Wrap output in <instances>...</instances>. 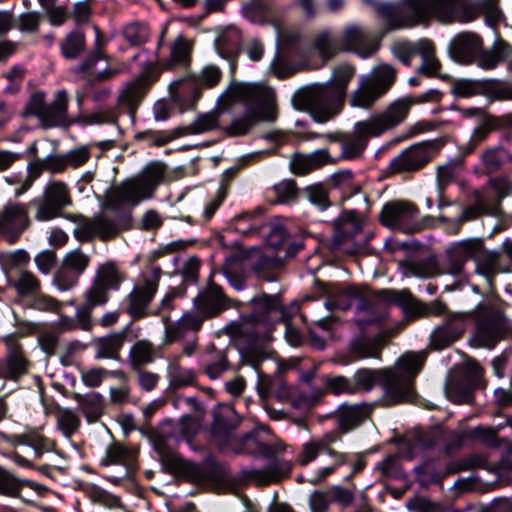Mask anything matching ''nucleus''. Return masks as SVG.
<instances>
[{
	"mask_svg": "<svg viewBox=\"0 0 512 512\" xmlns=\"http://www.w3.org/2000/svg\"><path fill=\"white\" fill-rule=\"evenodd\" d=\"M471 320L476 325L475 341L484 348H493L508 329L503 303L495 296H488L472 311L448 313L444 322L432 331L431 347L442 350L450 346L462 336Z\"/></svg>",
	"mask_w": 512,
	"mask_h": 512,
	"instance_id": "nucleus-1",
	"label": "nucleus"
},
{
	"mask_svg": "<svg viewBox=\"0 0 512 512\" xmlns=\"http://www.w3.org/2000/svg\"><path fill=\"white\" fill-rule=\"evenodd\" d=\"M425 362L424 352L402 355L393 369H359L353 375L356 391H371L380 382L382 402L386 406L411 401L414 397L413 380Z\"/></svg>",
	"mask_w": 512,
	"mask_h": 512,
	"instance_id": "nucleus-2",
	"label": "nucleus"
},
{
	"mask_svg": "<svg viewBox=\"0 0 512 512\" xmlns=\"http://www.w3.org/2000/svg\"><path fill=\"white\" fill-rule=\"evenodd\" d=\"M356 72L354 65H336L329 80L305 87L293 96L294 106L307 111L319 123H325L338 114L347 92L348 85Z\"/></svg>",
	"mask_w": 512,
	"mask_h": 512,
	"instance_id": "nucleus-3",
	"label": "nucleus"
},
{
	"mask_svg": "<svg viewBox=\"0 0 512 512\" xmlns=\"http://www.w3.org/2000/svg\"><path fill=\"white\" fill-rule=\"evenodd\" d=\"M433 94H437V91L430 90L419 100L411 96L401 97L393 101L385 111L356 122L353 132L343 135L340 139L341 156L349 160L360 157L371 137H379L399 125L405 120L414 104L427 101Z\"/></svg>",
	"mask_w": 512,
	"mask_h": 512,
	"instance_id": "nucleus-4",
	"label": "nucleus"
},
{
	"mask_svg": "<svg viewBox=\"0 0 512 512\" xmlns=\"http://www.w3.org/2000/svg\"><path fill=\"white\" fill-rule=\"evenodd\" d=\"M222 102H241L245 110L241 117H235L226 128L230 136H242L259 121H273V90L264 85L233 83L219 97Z\"/></svg>",
	"mask_w": 512,
	"mask_h": 512,
	"instance_id": "nucleus-5",
	"label": "nucleus"
},
{
	"mask_svg": "<svg viewBox=\"0 0 512 512\" xmlns=\"http://www.w3.org/2000/svg\"><path fill=\"white\" fill-rule=\"evenodd\" d=\"M500 0H429L428 20L435 19L443 24L454 22L468 23L480 14L485 15L486 23L494 26L501 19Z\"/></svg>",
	"mask_w": 512,
	"mask_h": 512,
	"instance_id": "nucleus-6",
	"label": "nucleus"
},
{
	"mask_svg": "<svg viewBox=\"0 0 512 512\" xmlns=\"http://www.w3.org/2000/svg\"><path fill=\"white\" fill-rule=\"evenodd\" d=\"M164 175L163 164L148 165L141 174L114 187L108 199L110 208L118 210L124 206L135 207L143 200L152 198Z\"/></svg>",
	"mask_w": 512,
	"mask_h": 512,
	"instance_id": "nucleus-7",
	"label": "nucleus"
},
{
	"mask_svg": "<svg viewBox=\"0 0 512 512\" xmlns=\"http://www.w3.org/2000/svg\"><path fill=\"white\" fill-rule=\"evenodd\" d=\"M398 71L388 63H379L369 73L358 77L357 87L348 96L353 108L371 109L396 82Z\"/></svg>",
	"mask_w": 512,
	"mask_h": 512,
	"instance_id": "nucleus-8",
	"label": "nucleus"
},
{
	"mask_svg": "<svg viewBox=\"0 0 512 512\" xmlns=\"http://www.w3.org/2000/svg\"><path fill=\"white\" fill-rule=\"evenodd\" d=\"M341 441V434L338 431L324 433L320 437L310 438L302 444L301 450L296 457L300 466H307L317 459L320 454H326L332 459V463L318 468L308 480L311 484H317L328 476L332 475L341 465L349 463V454L337 451L334 445Z\"/></svg>",
	"mask_w": 512,
	"mask_h": 512,
	"instance_id": "nucleus-9",
	"label": "nucleus"
},
{
	"mask_svg": "<svg viewBox=\"0 0 512 512\" xmlns=\"http://www.w3.org/2000/svg\"><path fill=\"white\" fill-rule=\"evenodd\" d=\"M371 5L385 20L384 33L391 30L404 29L428 21L429 0H403L402 3H381L376 0H362Z\"/></svg>",
	"mask_w": 512,
	"mask_h": 512,
	"instance_id": "nucleus-10",
	"label": "nucleus"
},
{
	"mask_svg": "<svg viewBox=\"0 0 512 512\" xmlns=\"http://www.w3.org/2000/svg\"><path fill=\"white\" fill-rule=\"evenodd\" d=\"M7 441L14 447L7 457L20 468H33L37 460L45 454L54 452L56 447L54 440L38 430L13 434Z\"/></svg>",
	"mask_w": 512,
	"mask_h": 512,
	"instance_id": "nucleus-11",
	"label": "nucleus"
},
{
	"mask_svg": "<svg viewBox=\"0 0 512 512\" xmlns=\"http://www.w3.org/2000/svg\"><path fill=\"white\" fill-rule=\"evenodd\" d=\"M252 305V313L249 317H243L239 322L230 324L227 327L232 337L238 338L260 324H270L274 320L284 318L287 314L285 308L282 307L281 300L277 295L261 294L250 300Z\"/></svg>",
	"mask_w": 512,
	"mask_h": 512,
	"instance_id": "nucleus-12",
	"label": "nucleus"
},
{
	"mask_svg": "<svg viewBox=\"0 0 512 512\" xmlns=\"http://www.w3.org/2000/svg\"><path fill=\"white\" fill-rule=\"evenodd\" d=\"M379 219L384 226L406 234L418 232L424 227L419 220L418 207L406 200L387 202L381 209Z\"/></svg>",
	"mask_w": 512,
	"mask_h": 512,
	"instance_id": "nucleus-13",
	"label": "nucleus"
},
{
	"mask_svg": "<svg viewBox=\"0 0 512 512\" xmlns=\"http://www.w3.org/2000/svg\"><path fill=\"white\" fill-rule=\"evenodd\" d=\"M36 208L34 218L46 222L61 216L62 210L72 205L70 190L62 181L46 184L42 196L30 202Z\"/></svg>",
	"mask_w": 512,
	"mask_h": 512,
	"instance_id": "nucleus-14",
	"label": "nucleus"
},
{
	"mask_svg": "<svg viewBox=\"0 0 512 512\" xmlns=\"http://www.w3.org/2000/svg\"><path fill=\"white\" fill-rule=\"evenodd\" d=\"M68 219L76 224L73 235L80 242H90L95 238L108 241L121 232L118 219L105 214H98L93 217L70 215Z\"/></svg>",
	"mask_w": 512,
	"mask_h": 512,
	"instance_id": "nucleus-15",
	"label": "nucleus"
},
{
	"mask_svg": "<svg viewBox=\"0 0 512 512\" xmlns=\"http://www.w3.org/2000/svg\"><path fill=\"white\" fill-rule=\"evenodd\" d=\"M3 341L6 355L4 360H0V372L7 380L17 381L29 372L31 362L15 334L6 335Z\"/></svg>",
	"mask_w": 512,
	"mask_h": 512,
	"instance_id": "nucleus-16",
	"label": "nucleus"
},
{
	"mask_svg": "<svg viewBox=\"0 0 512 512\" xmlns=\"http://www.w3.org/2000/svg\"><path fill=\"white\" fill-rule=\"evenodd\" d=\"M29 225L25 204L9 202L0 211V235L10 244L15 243Z\"/></svg>",
	"mask_w": 512,
	"mask_h": 512,
	"instance_id": "nucleus-17",
	"label": "nucleus"
},
{
	"mask_svg": "<svg viewBox=\"0 0 512 512\" xmlns=\"http://www.w3.org/2000/svg\"><path fill=\"white\" fill-rule=\"evenodd\" d=\"M158 284L159 276L155 273L151 277H145L143 283L135 286L128 294L126 312L133 320H139L151 314L149 305L158 290Z\"/></svg>",
	"mask_w": 512,
	"mask_h": 512,
	"instance_id": "nucleus-18",
	"label": "nucleus"
},
{
	"mask_svg": "<svg viewBox=\"0 0 512 512\" xmlns=\"http://www.w3.org/2000/svg\"><path fill=\"white\" fill-rule=\"evenodd\" d=\"M431 160V145L420 142L402 150L391 159L389 170L391 173L415 172L423 168Z\"/></svg>",
	"mask_w": 512,
	"mask_h": 512,
	"instance_id": "nucleus-19",
	"label": "nucleus"
},
{
	"mask_svg": "<svg viewBox=\"0 0 512 512\" xmlns=\"http://www.w3.org/2000/svg\"><path fill=\"white\" fill-rule=\"evenodd\" d=\"M482 250V244L476 239H467L455 243L447 252V259L443 264V272L453 276L462 277L465 263L476 257Z\"/></svg>",
	"mask_w": 512,
	"mask_h": 512,
	"instance_id": "nucleus-20",
	"label": "nucleus"
},
{
	"mask_svg": "<svg viewBox=\"0 0 512 512\" xmlns=\"http://www.w3.org/2000/svg\"><path fill=\"white\" fill-rule=\"evenodd\" d=\"M319 290L326 298L325 306L328 310L349 309L353 303L357 304L363 291L356 286H342L335 283L317 282Z\"/></svg>",
	"mask_w": 512,
	"mask_h": 512,
	"instance_id": "nucleus-21",
	"label": "nucleus"
},
{
	"mask_svg": "<svg viewBox=\"0 0 512 512\" xmlns=\"http://www.w3.org/2000/svg\"><path fill=\"white\" fill-rule=\"evenodd\" d=\"M338 36L343 52H353L361 58L372 56L380 46V40L368 43L369 36L367 32L362 27L354 24L347 25Z\"/></svg>",
	"mask_w": 512,
	"mask_h": 512,
	"instance_id": "nucleus-22",
	"label": "nucleus"
},
{
	"mask_svg": "<svg viewBox=\"0 0 512 512\" xmlns=\"http://www.w3.org/2000/svg\"><path fill=\"white\" fill-rule=\"evenodd\" d=\"M27 488L33 490L36 495H44L46 492V488L43 485L27 479H21L0 466V495L18 497L25 503H33V497L25 494Z\"/></svg>",
	"mask_w": 512,
	"mask_h": 512,
	"instance_id": "nucleus-23",
	"label": "nucleus"
},
{
	"mask_svg": "<svg viewBox=\"0 0 512 512\" xmlns=\"http://www.w3.org/2000/svg\"><path fill=\"white\" fill-rule=\"evenodd\" d=\"M171 462L176 471L188 481L200 486L214 485L218 481V471L213 464H196L179 456H172Z\"/></svg>",
	"mask_w": 512,
	"mask_h": 512,
	"instance_id": "nucleus-24",
	"label": "nucleus"
},
{
	"mask_svg": "<svg viewBox=\"0 0 512 512\" xmlns=\"http://www.w3.org/2000/svg\"><path fill=\"white\" fill-rule=\"evenodd\" d=\"M194 308L208 319L213 318L229 307V299L222 288L214 283L201 290L193 300Z\"/></svg>",
	"mask_w": 512,
	"mask_h": 512,
	"instance_id": "nucleus-25",
	"label": "nucleus"
},
{
	"mask_svg": "<svg viewBox=\"0 0 512 512\" xmlns=\"http://www.w3.org/2000/svg\"><path fill=\"white\" fill-rule=\"evenodd\" d=\"M376 298L384 303L400 306L409 317L427 316V304L414 298L408 290L382 289L376 293Z\"/></svg>",
	"mask_w": 512,
	"mask_h": 512,
	"instance_id": "nucleus-26",
	"label": "nucleus"
},
{
	"mask_svg": "<svg viewBox=\"0 0 512 512\" xmlns=\"http://www.w3.org/2000/svg\"><path fill=\"white\" fill-rule=\"evenodd\" d=\"M482 48V40L471 32L459 33L452 38L449 44V54L461 64H469L478 55Z\"/></svg>",
	"mask_w": 512,
	"mask_h": 512,
	"instance_id": "nucleus-27",
	"label": "nucleus"
},
{
	"mask_svg": "<svg viewBox=\"0 0 512 512\" xmlns=\"http://www.w3.org/2000/svg\"><path fill=\"white\" fill-rule=\"evenodd\" d=\"M207 319L203 313L193 307L191 311L185 312L176 323L166 325L165 336L167 342L176 341L188 332H198Z\"/></svg>",
	"mask_w": 512,
	"mask_h": 512,
	"instance_id": "nucleus-28",
	"label": "nucleus"
},
{
	"mask_svg": "<svg viewBox=\"0 0 512 512\" xmlns=\"http://www.w3.org/2000/svg\"><path fill=\"white\" fill-rule=\"evenodd\" d=\"M68 94L65 90H59L53 100L46 104L41 115L40 123L44 128H52L67 123Z\"/></svg>",
	"mask_w": 512,
	"mask_h": 512,
	"instance_id": "nucleus-29",
	"label": "nucleus"
},
{
	"mask_svg": "<svg viewBox=\"0 0 512 512\" xmlns=\"http://www.w3.org/2000/svg\"><path fill=\"white\" fill-rule=\"evenodd\" d=\"M291 466L289 462L283 459H275L263 468L251 469L246 472V476L251 481L259 485L278 482L289 475Z\"/></svg>",
	"mask_w": 512,
	"mask_h": 512,
	"instance_id": "nucleus-30",
	"label": "nucleus"
},
{
	"mask_svg": "<svg viewBox=\"0 0 512 512\" xmlns=\"http://www.w3.org/2000/svg\"><path fill=\"white\" fill-rule=\"evenodd\" d=\"M333 226V242L339 246L346 238H352L362 230L363 219L354 210L345 211L334 220Z\"/></svg>",
	"mask_w": 512,
	"mask_h": 512,
	"instance_id": "nucleus-31",
	"label": "nucleus"
},
{
	"mask_svg": "<svg viewBox=\"0 0 512 512\" xmlns=\"http://www.w3.org/2000/svg\"><path fill=\"white\" fill-rule=\"evenodd\" d=\"M84 302L78 306V316L82 318L83 324L87 327L89 317L96 307H103L109 301V292L92 280L90 286L83 293Z\"/></svg>",
	"mask_w": 512,
	"mask_h": 512,
	"instance_id": "nucleus-32",
	"label": "nucleus"
},
{
	"mask_svg": "<svg viewBox=\"0 0 512 512\" xmlns=\"http://www.w3.org/2000/svg\"><path fill=\"white\" fill-rule=\"evenodd\" d=\"M263 224V211L261 208H257L253 211L244 212L235 216L230 222L228 230L243 236H250L257 233Z\"/></svg>",
	"mask_w": 512,
	"mask_h": 512,
	"instance_id": "nucleus-33",
	"label": "nucleus"
},
{
	"mask_svg": "<svg viewBox=\"0 0 512 512\" xmlns=\"http://www.w3.org/2000/svg\"><path fill=\"white\" fill-rule=\"evenodd\" d=\"M384 318L382 305L376 300L365 296L363 293L359 302L356 304L355 321L357 325L364 329L368 324L376 323Z\"/></svg>",
	"mask_w": 512,
	"mask_h": 512,
	"instance_id": "nucleus-34",
	"label": "nucleus"
},
{
	"mask_svg": "<svg viewBox=\"0 0 512 512\" xmlns=\"http://www.w3.org/2000/svg\"><path fill=\"white\" fill-rule=\"evenodd\" d=\"M158 356L156 346L146 339L135 342L130 348L128 362L132 370H139L155 361Z\"/></svg>",
	"mask_w": 512,
	"mask_h": 512,
	"instance_id": "nucleus-35",
	"label": "nucleus"
},
{
	"mask_svg": "<svg viewBox=\"0 0 512 512\" xmlns=\"http://www.w3.org/2000/svg\"><path fill=\"white\" fill-rule=\"evenodd\" d=\"M312 47L324 61H328L343 52L339 36L329 30L318 33L314 38Z\"/></svg>",
	"mask_w": 512,
	"mask_h": 512,
	"instance_id": "nucleus-36",
	"label": "nucleus"
},
{
	"mask_svg": "<svg viewBox=\"0 0 512 512\" xmlns=\"http://www.w3.org/2000/svg\"><path fill=\"white\" fill-rule=\"evenodd\" d=\"M370 413L371 407L366 403L343 406L338 413L339 427L347 432L366 419Z\"/></svg>",
	"mask_w": 512,
	"mask_h": 512,
	"instance_id": "nucleus-37",
	"label": "nucleus"
},
{
	"mask_svg": "<svg viewBox=\"0 0 512 512\" xmlns=\"http://www.w3.org/2000/svg\"><path fill=\"white\" fill-rule=\"evenodd\" d=\"M179 359L180 356H175L170 359L167 367L169 385L173 389L194 385L196 382L195 371L191 368L182 367L179 363Z\"/></svg>",
	"mask_w": 512,
	"mask_h": 512,
	"instance_id": "nucleus-38",
	"label": "nucleus"
},
{
	"mask_svg": "<svg viewBox=\"0 0 512 512\" xmlns=\"http://www.w3.org/2000/svg\"><path fill=\"white\" fill-rule=\"evenodd\" d=\"M123 280L124 276L112 262L100 265L93 278L94 282L108 292L118 290Z\"/></svg>",
	"mask_w": 512,
	"mask_h": 512,
	"instance_id": "nucleus-39",
	"label": "nucleus"
},
{
	"mask_svg": "<svg viewBox=\"0 0 512 512\" xmlns=\"http://www.w3.org/2000/svg\"><path fill=\"white\" fill-rule=\"evenodd\" d=\"M512 47L506 43H496L490 50L483 51L477 57V65L483 69L490 70L510 58Z\"/></svg>",
	"mask_w": 512,
	"mask_h": 512,
	"instance_id": "nucleus-40",
	"label": "nucleus"
},
{
	"mask_svg": "<svg viewBox=\"0 0 512 512\" xmlns=\"http://www.w3.org/2000/svg\"><path fill=\"white\" fill-rule=\"evenodd\" d=\"M125 340L124 333L111 334L99 339L95 343L96 359H116L123 347Z\"/></svg>",
	"mask_w": 512,
	"mask_h": 512,
	"instance_id": "nucleus-41",
	"label": "nucleus"
},
{
	"mask_svg": "<svg viewBox=\"0 0 512 512\" xmlns=\"http://www.w3.org/2000/svg\"><path fill=\"white\" fill-rule=\"evenodd\" d=\"M77 400L88 422H96L102 416L105 408V400L100 393L92 392L84 396H79Z\"/></svg>",
	"mask_w": 512,
	"mask_h": 512,
	"instance_id": "nucleus-42",
	"label": "nucleus"
},
{
	"mask_svg": "<svg viewBox=\"0 0 512 512\" xmlns=\"http://www.w3.org/2000/svg\"><path fill=\"white\" fill-rule=\"evenodd\" d=\"M86 47L85 33L76 28L69 32L60 42L61 53L66 59H76Z\"/></svg>",
	"mask_w": 512,
	"mask_h": 512,
	"instance_id": "nucleus-43",
	"label": "nucleus"
},
{
	"mask_svg": "<svg viewBox=\"0 0 512 512\" xmlns=\"http://www.w3.org/2000/svg\"><path fill=\"white\" fill-rule=\"evenodd\" d=\"M240 423V417L230 405L220 406L214 412L212 429L214 433H228L234 430Z\"/></svg>",
	"mask_w": 512,
	"mask_h": 512,
	"instance_id": "nucleus-44",
	"label": "nucleus"
},
{
	"mask_svg": "<svg viewBox=\"0 0 512 512\" xmlns=\"http://www.w3.org/2000/svg\"><path fill=\"white\" fill-rule=\"evenodd\" d=\"M422 58V64L418 68V72L427 76H436L440 70V62L435 57V49L433 43L428 39H421L420 51L418 54Z\"/></svg>",
	"mask_w": 512,
	"mask_h": 512,
	"instance_id": "nucleus-45",
	"label": "nucleus"
},
{
	"mask_svg": "<svg viewBox=\"0 0 512 512\" xmlns=\"http://www.w3.org/2000/svg\"><path fill=\"white\" fill-rule=\"evenodd\" d=\"M221 76L222 72L217 66L207 65L201 70L195 82L191 80H181L179 85L183 91L193 88L195 85L211 88L219 83Z\"/></svg>",
	"mask_w": 512,
	"mask_h": 512,
	"instance_id": "nucleus-46",
	"label": "nucleus"
},
{
	"mask_svg": "<svg viewBox=\"0 0 512 512\" xmlns=\"http://www.w3.org/2000/svg\"><path fill=\"white\" fill-rule=\"evenodd\" d=\"M484 95L491 101H512V83L499 79H484Z\"/></svg>",
	"mask_w": 512,
	"mask_h": 512,
	"instance_id": "nucleus-47",
	"label": "nucleus"
},
{
	"mask_svg": "<svg viewBox=\"0 0 512 512\" xmlns=\"http://www.w3.org/2000/svg\"><path fill=\"white\" fill-rule=\"evenodd\" d=\"M145 81L137 79L129 83L119 95V102L129 109H135L146 93Z\"/></svg>",
	"mask_w": 512,
	"mask_h": 512,
	"instance_id": "nucleus-48",
	"label": "nucleus"
},
{
	"mask_svg": "<svg viewBox=\"0 0 512 512\" xmlns=\"http://www.w3.org/2000/svg\"><path fill=\"white\" fill-rule=\"evenodd\" d=\"M497 119L491 115H483L479 124L475 127L468 142L466 153L471 152L481 142L487 139L489 134L496 128Z\"/></svg>",
	"mask_w": 512,
	"mask_h": 512,
	"instance_id": "nucleus-49",
	"label": "nucleus"
},
{
	"mask_svg": "<svg viewBox=\"0 0 512 512\" xmlns=\"http://www.w3.org/2000/svg\"><path fill=\"white\" fill-rule=\"evenodd\" d=\"M350 349L359 358H376L379 355L380 346L376 339L359 335L350 342Z\"/></svg>",
	"mask_w": 512,
	"mask_h": 512,
	"instance_id": "nucleus-50",
	"label": "nucleus"
},
{
	"mask_svg": "<svg viewBox=\"0 0 512 512\" xmlns=\"http://www.w3.org/2000/svg\"><path fill=\"white\" fill-rule=\"evenodd\" d=\"M132 457L130 449L121 443L115 442L107 446L105 455L100 460L102 466L127 465Z\"/></svg>",
	"mask_w": 512,
	"mask_h": 512,
	"instance_id": "nucleus-51",
	"label": "nucleus"
},
{
	"mask_svg": "<svg viewBox=\"0 0 512 512\" xmlns=\"http://www.w3.org/2000/svg\"><path fill=\"white\" fill-rule=\"evenodd\" d=\"M216 49L218 54L225 59L233 60L239 51V36L236 30L219 36L216 40Z\"/></svg>",
	"mask_w": 512,
	"mask_h": 512,
	"instance_id": "nucleus-52",
	"label": "nucleus"
},
{
	"mask_svg": "<svg viewBox=\"0 0 512 512\" xmlns=\"http://www.w3.org/2000/svg\"><path fill=\"white\" fill-rule=\"evenodd\" d=\"M220 113L219 110H212L198 115L197 118L188 125V132L191 134H202L218 128Z\"/></svg>",
	"mask_w": 512,
	"mask_h": 512,
	"instance_id": "nucleus-53",
	"label": "nucleus"
},
{
	"mask_svg": "<svg viewBox=\"0 0 512 512\" xmlns=\"http://www.w3.org/2000/svg\"><path fill=\"white\" fill-rule=\"evenodd\" d=\"M332 185L341 193V197L346 200L359 193V185L354 182L351 171H340L332 175Z\"/></svg>",
	"mask_w": 512,
	"mask_h": 512,
	"instance_id": "nucleus-54",
	"label": "nucleus"
},
{
	"mask_svg": "<svg viewBox=\"0 0 512 512\" xmlns=\"http://www.w3.org/2000/svg\"><path fill=\"white\" fill-rule=\"evenodd\" d=\"M421 39L416 42L398 40L391 45L392 55L406 66L411 64L412 57L419 54Z\"/></svg>",
	"mask_w": 512,
	"mask_h": 512,
	"instance_id": "nucleus-55",
	"label": "nucleus"
},
{
	"mask_svg": "<svg viewBox=\"0 0 512 512\" xmlns=\"http://www.w3.org/2000/svg\"><path fill=\"white\" fill-rule=\"evenodd\" d=\"M124 39L133 47L144 45L150 38V30L147 24L132 22L123 29Z\"/></svg>",
	"mask_w": 512,
	"mask_h": 512,
	"instance_id": "nucleus-56",
	"label": "nucleus"
},
{
	"mask_svg": "<svg viewBox=\"0 0 512 512\" xmlns=\"http://www.w3.org/2000/svg\"><path fill=\"white\" fill-rule=\"evenodd\" d=\"M445 395L451 402L456 404H463L470 402L472 392L467 383L455 379H450L445 385Z\"/></svg>",
	"mask_w": 512,
	"mask_h": 512,
	"instance_id": "nucleus-57",
	"label": "nucleus"
},
{
	"mask_svg": "<svg viewBox=\"0 0 512 512\" xmlns=\"http://www.w3.org/2000/svg\"><path fill=\"white\" fill-rule=\"evenodd\" d=\"M441 438V432L438 429L415 430L410 442L413 451L426 450L434 447Z\"/></svg>",
	"mask_w": 512,
	"mask_h": 512,
	"instance_id": "nucleus-58",
	"label": "nucleus"
},
{
	"mask_svg": "<svg viewBox=\"0 0 512 512\" xmlns=\"http://www.w3.org/2000/svg\"><path fill=\"white\" fill-rule=\"evenodd\" d=\"M496 210V204L490 205L484 196L477 193L475 203L472 206L464 208L459 219L460 221H470L482 214H494Z\"/></svg>",
	"mask_w": 512,
	"mask_h": 512,
	"instance_id": "nucleus-59",
	"label": "nucleus"
},
{
	"mask_svg": "<svg viewBox=\"0 0 512 512\" xmlns=\"http://www.w3.org/2000/svg\"><path fill=\"white\" fill-rule=\"evenodd\" d=\"M465 437L487 447H497L499 445L497 430L490 427L477 426L470 428L465 431Z\"/></svg>",
	"mask_w": 512,
	"mask_h": 512,
	"instance_id": "nucleus-60",
	"label": "nucleus"
},
{
	"mask_svg": "<svg viewBox=\"0 0 512 512\" xmlns=\"http://www.w3.org/2000/svg\"><path fill=\"white\" fill-rule=\"evenodd\" d=\"M57 427L67 438L76 433L80 427V418L70 409H61L57 412Z\"/></svg>",
	"mask_w": 512,
	"mask_h": 512,
	"instance_id": "nucleus-61",
	"label": "nucleus"
},
{
	"mask_svg": "<svg viewBox=\"0 0 512 512\" xmlns=\"http://www.w3.org/2000/svg\"><path fill=\"white\" fill-rule=\"evenodd\" d=\"M452 92L455 96L464 98L471 97L476 94L484 95V80H457L453 85Z\"/></svg>",
	"mask_w": 512,
	"mask_h": 512,
	"instance_id": "nucleus-62",
	"label": "nucleus"
},
{
	"mask_svg": "<svg viewBox=\"0 0 512 512\" xmlns=\"http://www.w3.org/2000/svg\"><path fill=\"white\" fill-rule=\"evenodd\" d=\"M12 285L22 296L36 293L40 288L38 279L28 271H22L19 276L12 281Z\"/></svg>",
	"mask_w": 512,
	"mask_h": 512,
	"instance_id": "nucleus-63",
	"label": "nucleus"
},
{
	"mask_svg": "<svg viewBox=\"0 0 512 512\" xmlns=\"http://www.w3.org/2000/svg\"><path fill=\"white\" fill-rule=\"evenodd\" d=\"M228 367L226 355L222 351H216L210 355L205 366V373L210 379H217L228 370Z\"/></svg>",
	"mask_w": 512,
	"mask_h": 512,
	"instance_id": "nucleus-64",
	"label": "nucleus"
}]
</instances>
